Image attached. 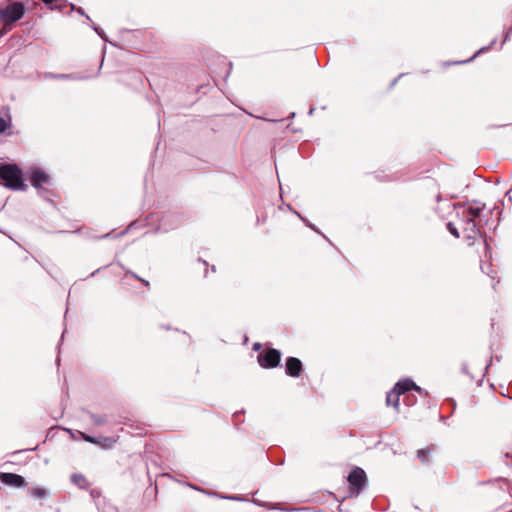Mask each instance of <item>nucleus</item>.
Instances as JSON below:
<instances>
[{
    "mask_svg": "<svg viewBox=\"0 0 512 512\" xmlns=\"http://www.w3.org/2000/svg\"><path fill=\"white\" fill-rule=\"evenodd\" d=\"M472 202L476 204V206L453 204L455 209H459L457 211L458 224L461 227L466 240L469 242V245H472L478 237H482L484 238L486 250H488L489 245L483 228L488 225L489 216L496 207L489 210L488 214H484L483 212L486 207L485 203L478 200H473Z\"/></svg>",
    "mask_w": 512,
    "mask_h": 512,
    "instance_id": "obj_1",
    "label": "nucleus"
},
{
    "mask_svg": "<svg viewBox=\"0 0 512 512\" xmlns=\"http://www.w3.org/2000/svg\"><path fill=\"white\" fill-rule=\"evenodd\" d=\"M26 174L31 186L36 189L38 196L45 201L53 203L52 198L55 196V193L51 188V176L44 169L36 165L30 166Z\"/></svg>",
    "mask_w": 512,
    "mask_h": 512,
    "instance_id": "obj_2",
    "label": "nucleus"
},
{
    "mask_svg": "<svg viewBox=\"0 0 512 512\" xmlns=\"http://www.w3.org/2000/svg\"><path fill=\"white\" fill-rule=\"evenodd\" d=\"M2 186L15 191L27 189L23 171L17 164H2Z\"/></svg>",
    "mask_w": 512,
    "mask_h": 512,
    "instance_id": "obj_3",
    "label": "nucleus"
},
{
    "mask_svg": "<svg viewBox=\"0 0 512 512\" xmlns=\"http://www.w3.org/2000/svg\"><path fill=\"white\" fill-rule=\"evenodd\" d=\"M23 2L14 1L2 8V36L11 29V25L20 20L25 14Z\"/></svg>",
    "mask_w": 512,
    "mask_h": 512,
    "instance_id": "obj_4",
    "label": "nucleus"
},
{
    "mask_svg": "<svg viewBox=\"0 0 512 512\" xmlns=\"http://www.w3.org/2000/svg\"><path fill=\"white\" fill-rule=\"evenodd\" d=\"M347 480L350 485L351 494L358 496L366 486L367 476L362 468L355 467L350 471Z\"/></svg>",
    "mask_w": 512,
    "mask_h": 512,
    "instance_id": "obj_5",
    "label": "nucleus"
},
{
    "mask_svg": "<svg viewBox=\"0 0 512 512\" xmlns=\"http://www.w3.org/2000/svg\"><path fill=\"white\" fill-rule=\"evenodd\" d=\"M282 353L275 348H268L257 356V361L262 368L272 369L280 365Z\"/></svg>",
    "mask_w": 512,
    "mask_h": 512,
    "instance_id": "obj_6",
    "label": "nucleus"
},
{
    "mask_svg": "<svg viewBox=\"0 0 512 512\" xmlns=\"http://www.w3.org/2000/svg\"><path fill=\"white\" fill-rule=\"evenodd\" d=\"M182 220V216L178 213L164 212L159 219L157 231L167 233L174 230L180 226Z\"/></svg>",
    "mask_w": 512,
    "mask_h": 512,
    "instance_id": "obj_7",
    "label": "nucleus"
},
{
    "mask_svg": "<svg viewBox=\"0 0 512 512\" xmlns=\"http://www.w3.org/2000/svg\"><path fill=\"white\" fill-rule=\"evenodd\" d=\"M393 390L399 395H404L410 390H414L418 392L419 394L427 395V392L424 391L420 386H418L413 380L407 378L404 380L398 381L394 387Z\"/></svg>",
    "mask_w": 512,
    "mask_h": 512,
    "instance_id": "obj_8",
    "label": "nucleus"
},
{
    "mask_svg": "<svg viewBox=\"0 0 512 512\" xmlns=\"http://www.w3.org/2000/svg\"><path fill=\"white\" fill-rule=\"evenodd\" d=\"M303 372L302 361L297 357H287L285 361V374L289 377L298 378Z\"/></svg>",
    "mask_w": 512,
    "mask_h": 512,
    "instance_id": "obj_9",
    "label": "nucleus"
},
{
    "mask_svg": "<svg viewBox=\"0 0 512 512\" xmlns=\"http://www.w3.org/2000/svg\"><path fill=\"white\" fill-rule=\"evenodd\" d=\"M2 484L14 488H24L27 482L25 478L19 474L2 472Z\"/></svg>",
    "mask_w": 512,
    "mask_h": 512,
    "instance_id": "obj_10",
    "label": "nucleus"
},
{
    "mask_svg": "<svg viewBox=\"0 0 512 512\" xmlns=\"http://www.w3.org/2000/svg\"><path fill=\"white\" fill-rule=\"evenodd\" d=\"M15 134V131L12 127L11 116L8 113H4V108L2 107V137L12 136Z\"/></svg>",
    "mask_w": 512,
    "mask_h": 512,
    "instance_id": "obj_11",
    "label": "nucleus"
},
{
    "mask_svg": "<svg viewBox=\"0 0 512 512\" xmlns=\"http://www.w3.org/2000/svg\"><path fill=\"white\" fill-rule=\"evenodd\" d=\"M189 486L191 488L199 491V492H202V493L208 495V496H215V497H219V498L227 499V500H232V501H242V500H244L241 496H238V495H220V494H218L216 492H211V491L199 488V487L194 486V485H189Z\"/></svg>",
    "mask_w": 512,
    "mask_h": 512,
    "instance_id": "obj_12",
    "label": "nucleus"
},
{
    "mask_svg": "<svg viewBox=\"0 0 512 512\" xmlns=\"http://www.w3.org/2000/svg\"><path fill=\"white\" fill-rule=\"evenodd\" d=\"M400 396L392 389L386 395V404L387 406H392L397 412H399L400 407Z\"/></svg>",
    "mask_w": 512,
    "mask_h": 512,
    "instance_id": "obj_13",
    "label": "nucleus"
},
{
    "mask_svg": "<svg viewBox=\"0 0 512 512\" xmlns=\"http://www.w3.org/2000/svg\"><path fill=\"white\" fill-rule=\"evenodd\" d=\"M70 479H71V482L74 485H76L77 487H79L80 489H86L89 485L86 477L79 473L72 474Z\"/></svg>",
    "mask_w": 512,
    "mask_h": 512,
    "instance_id": "obj_14",
    "label": "nucleus"
},
{
    "mask_svg": "<svg viewBox=\"0 0 512 512\" xmlns=\"http://www.w3.org/2000/svg\"><path fill=\"white\" fill-rule=\"evenodd\" d=\"M28 494L36 499H46L49 496V491L42 487L29 488Z\"/></svg>",
    "mask_w": 512,
    "mask_h": 512,
    "instance_id": "obj_15",
    "label": "nucleus"
},
{
    "mask_svg": "<svg viewBox=\"0 0 512 512\" xmlns=\"http://www.w3.org/2000/svg\"><path fill=\"white\" fill-rule=\"evenodd\" d=\"M269 509L280 510L284 512H300L309 510L307 507H283L281 503H274L269 507Z\"/></svg>",
    "mask_w": 512,
    "mask_h": 512,
    "instance_id": "obj_16",
    "label": "nucleus"
},
{
    "mask_svg": "<svg viewBox=\"0 0 512 512\" xmlns=\"http://www.w3.org/2000/svg\"><path fill=\"white\" fill-rule=\"evenodd\" d=\"M99 512H119L117 507L107 502L105 499L97 502Z\"/></svg>",
    "mask_w": 512,
    "mask_h": 512,
    "instance_id": "obj_17",
    "label": "nucleus"
},
{
    "mask_svg": "<svg viewBox=\"0 0 512 512\" xmlns=\"http://www.w3.org/2000/svg\"><path fill=\"white\" fill-rule=\"evenodd\" d=\"M432 453L430 448H422L417 451V458L422 462V464H429V457Z\"/></svg>",
    "mask_w": 512,
    "mask_h": 512,
    "instance_id": "obj_18",
    "label": "nucleus"
},
{
    "mask_svg": "<svg viewBox=\"0 0 512 512\" xmlns=\"http://www.w3.org/2000/svg\"><path fill=\"white\" fill-rule=\"evenodd\" d=\"M88 415H89L91 421L93 422V424L96 426H103L108 422L106 415H98V414H94L92 412H88Z\"/></svg>",
    "mask_w": 512,
    "mask_h": 512,
    "instance_id": "obj_19",
    "label": "nucleus"
},
{
    "mask_svg": "<svg viewBox=\"0 0 512 512\" xmlns=\"http://www.w3.org/2000/svg\"><path fill=\"white\" fill-rule=\"evenodd\" d=\"M497 41V38H494L491 43L488 45V46H484L482 48H480L470 59L468 60H465V61H459V62H456L457 64H461V63H467V62H470L472 61L473 59H475L478 55L490 50L494 44L496 43Z\"/></svg>",
    "mask_w": 512,
    "mask_h": 512,
    "instance_id": "obj_20",
    "label": "nucleus"
},
{
    "mask_svg": "<svg viewBox=\"0 0 512 512\" xmlns=\"http://www.w3.org/2000/svg\"><path fill=\"white\" fill-rule=\"evenodd\" d=\"M99 439L101 440V443L97 444L107 449L112 448L117 441L114 437H99Z\"/></svg>",
    "mask_w": 512,
    "mask_h": 512,
    "instance_id": "obj_21",
    "label": "nucleus"
},
{
    "mask_svg": "<svg viewBox=\"0 0 512 512\" xmlns=\"http://www.w3.org/2000/svg\"><path fill=\"white\" fill-rule=\"evenodd\" d=\"M46 77H51L55 79H71V80H78V79H84L83 77H77L74 74H48Z\"/></svg>",
    "mask_w": 512,
    "mask_h": 512,
    "instance_id": "obj_22",
    "label": "nucleus"
},
{
    "mask_svg": "<svg viewBox=\"0 0 512 512\" xmlns=\"http://www.w3.org/2000/svg\"><path fill=\"white\" fill-rule=\"evenodd\" d=\"M446 228L455 238H459L460 237L459 230H458L457 226L453 222H450V221L447 222L446 223Z\"/></svg>",
    "mask_w": 512,
    "mask_h": 512,
    "instance_id": "obj_23",
    "label": "nucleus"
},
{
    "mask_svg": "<svg viewBox=\"0 0 512 512\" xmlns=\"http://www.w3.org/2000/svg\"><path fill=\"white\" fill-rule=\"evenodd\" d=\"M82 436H83V439H84L86 442H89V443H92V444L101 443V440L99 439V437L86 435V434H84V433H82Z\"/></svg>",
    "mask_w": 512,
    "mask_h": 512,
    "instance_id": "obj_24",
    "label": "nucleus"
},
{
    "mask_svg": "<svg viewBox=\"0 0 512 512\" xmlns=\"http://www.w3.org/2000/svg\"><path fill=\"white\" fill-rule=\"evenodd\" d=\"M92 28L104 41H107V37L103 29H101L94 23L92 24Z\"/></svg>",
    "mask_w": 512,
    "mask_h": 512,
    "instance_id": "obj_25",
    "label": "nucleus"
},
{
    "mask_svg": "<svg viewBox=\"0 0 512 512\" xmlns=\"http://www.w3.org/2000/svg\"><path fill=\"white\" fill-rule=\"evenodd\" d=\"M295 214L308 226L310 227L313 231L317 232V233H320V231L311 223H309L304 217L301 216L300 213L298 212H295Z\"/></svg>",
    "mask_w": 512,
    "mask_h": 512,
    "instance_id": "obj_26",
    "label": "nucleus"
},
{
    "mask_svg": "<svg viewBox=\"0 0 512 512\" xmlns=\"http://www.w3.org/2000/svg\"><path fill=\"white\" fill-rule=\"evenodd\" d=\"M71 10L77 11L78 14L85 16L86 19L90 20V17L84 12L81 7H76L74 4H71Z\"/></svg>",
    "mask_w": 512,
    "mask_h": 512,
    "instance_id": "obj_27",
    "label": "nucleus"
},
{
    "mask_svg": "<svg viewBox=\"0 0 512 512\" xmlns=\"http://www.w3.org/2000/svg\"><path fill=\"white\" fill-rule=\"evenodd\" d=\"M461 372L467 376L470 377L471 380H473V376L470 374L469 372V368H468V364L466 362L462 363V366H461Z\"/></svg>",
    "mask_w": 512,
    "mask_h": 512,
    "instance_id": "obj_28",
    "label": "nucleus"
},
{
    "mask_svg": "<svg viewBox=\"0 0 512 512\" xmlns=\"http://www.w3.org/2000/svg\"><path fill=\"white\" fill-rule=\"evenodd\" d=\"M127 274H130L132 277H134L135 279L141 281L145 286H149L150 283L149 281L145 280V279H142L140 278L138 275H136L135 273L131 272V271H128Z\"/></svg>",
    "mask_w": 512,
    "mask_h": 512,
    "instance_id": "obj_29",
    "label": "nucleus"
},
{
    "mask_svg": "<svg viewBox=\"0 0 512 512\" xmlns=\"http://www.w3.org/2000/svg\"><path fill=\"white\" fill-rule=\"evenodd\" d=\"M512 35V24L509 30L504 34L503 41L501 43V47L510 39V36Z\"/></svg>",
    "mask_w": 512,
    "mask_h": 512,
    "instance_id": "obj_30",
    "label": "nucleus"
},
{
    "mask_svg": "<svg viewBox=\"0 0 512 512\" xmlns=\"http://www.w3.org/2000/svg\"><path fill=\"white\" fill-rule=\"evenodd\" d=\"M41 1L52 10L55 8L52 6V4L54 2H56L57 0H41Z\"/></svg>",
    "mask_w": 512,
    "mask_h": 512,
    "instance_id": "obj_31",
    "label": "nucleus"
},
{
    "mask_svg": "<svg viewBox=\"0 0 512 512\" xmlns=\"http://www.w3.org/2000/svg\"><path fill=\"white\" fill-rule=\"evenodd\" d=\"M404 75H405L404 73H401L398 77H396V78L391 82V84H390V88H393V87L397 84L398 80H399L401 77H403Z\"/></svg>",
    "mask_w": 512,
    "mask_h": 512,
    "instance_id": "obj_32",
    "label": "nucleus"
},
{
    "mask_svg": "<svg viewBox=\"0 0 512 512\" xmlns=\"http://www.w3.org/2000/svg\"><path fill=\"white\" fill-rule=\"evenodd\" d=\"M262 348V344L259 343V342H256L253 344V350L254 351H260V349Z\"/></svg>",
    "mask_w": 512,
    "mask_h": 512,
    "instance_id": "obj_33",
    "label": "nucleus"
},
{
    "mask_svg": "<svg viewBox=\"0 0 512 512\" xmlns=\"http://www.w3.org/2000/svg\"><path fill=\"white\" fill-rule=\"evenodd\" d=\"M505 457L506 458H511V462H507V465L511 466L512 467V452H506L505 453Z\"/></svg>",
    "mask_w": 512,
    "mask_h": 512,
    "instance_id": "obj_34",
    "label": "nucleus"
},
{
    "mask_svg": "<svg viewBox=\"0 0 512 512\" xmlns=\"http://www.w3.org/2000/svg\"><path fill=\"white\" fill-rule=\"evenodd\" d=\"M160 328L165 330H171V326L169 325H161Z\"/></svg>",
    "mask_w": 512,
    "mask_h": 512,
    "instance_id": "obj_35",
    "label": "nucleus"
},
{
    "mask_svg": "<svg viewBox=\"0 0 512 512\" xmlns=\"http://www.w3.org/2000/svg\"><path fill=\"white\" fill-rule=\"evenodd\" d=\"M314 111H315V108H314V107H311V108L309 109V111H308V115L312 116V115H313V113H314Z\"/></svg>",
    "mask_w": 512,
    "mask_h": 512,
    "instance_id": "obj_36",
    "label": "nucleus"
},
{
    "mask_svg": "<svg viewBox=\"0 0 512 512\" xmlns=\"http://www.w3.org/2000/svg\"><path fill=\"white\" fill-rule=\"evenodd\" d=\"M481 270H482L484 273H487V274L489 275V272H488V271H486V267H485V265H482V266H481Z\"/></svg>",
    "mask_w": 512,
    "mask_h": 512,
    "instance_id": "obj_37",
    "label": "nucleus"
},
{
    "mask_svg": "<svg viewBox=\"0 0 512 512\" xmlns=\"http://www.w3.org/2000/svg\"><path fill=\"white\" fill-rule=\"evenodd\" d=\"M505 196H506V197H508L509 201H511V200H512V198H511V196H510V191L506 192V195H505Z\"/></svg>",
    "mask_w": 512,
    "mask_h": 512,
    "instance_id": "obj_38",
    "label": "nucleus"
},
{
    "mask_svg": "<svg viewBox=\"0 0 512 512\" xmlns=\"http://www.w3.org/2000/svg\"><path fill=\"white\" fill-rule=\"evenodd\" d=\"M287 207H288V210L293 211V213H295V212H296L295 210H293V208H292V206H291L290 204H288V205H287Z\"/></svg>",
    "mask_w": 512,
    "mask_h": 512,
    "instance_id": "obj_39",
    "label": "nucleus"
},
{
    "mask_svg": "<svg viewBox=\"0 0 512 512\" xmlns=\"http://www.w3.org/2000/svg\"><path fill=\"white\" fill-rule=\"evenodd\" d=\"M110 235H111V233H107V234L101 236L100 238H108V237H110Z\"/></svg>",
    "mask_w": 512,
    "mask_h": 512,
    "instance_id": "obj_40",
    "label": "nucleus"
},
{
    "mask_svg": "<svg viewBox=\"0 0 512 512\" xmlns=\"http://www.w3.org/2000/svg\"><path fill=\"white\" fill-rule=\"evenodd\" d=\"M100 271V268H98L97 270H95L94 272L91 273V276H94L96 273H98Z\"/></svg>",
    "mask_w": 512,
    "mask_h": 512,
    "instance_id": "obj_41",
    "label": "nucleus"
},
{
    "mask_svg": "<svg viewBox=\"0 0 512 512\" xmlns=\"http://www.w3.org/2000/svg\"><path fill=\"white\" fill-rule=\"evenodd\" d=\"M492 359H493V358H491V359H490V362L486 365L485 370H487V369L489 368V366H490V364H491V362H492Z\"/></svg>",
    "mask_w": 512,
    "mask_h": 512,
    "instance_id": "obj_42",
    "label": "nucleus"
},
{
    "mask_svg": "<svg viewBox=\"0 0 512 512\" xmlns=\"http://www.w3.org/2000/svg\"><path fill=\"white\" fill-rule=\"evenodd\" d=\"M293 117H295V112H292V113L290 114V116H289V118H293Z\"/></svg>",
    "mask_w": 512,
    "mask_h": 512,
    "instance_id": "obj_43",
    "label": "nucleus"
},
{
    "mask_svg": "<svg viewBox=\"0 0 512 512\" xmlns=\"http://www.w3.org/2000/svg\"><path fill=\"white\" fill-rule=\"evenodd\" d=\"M486 271L490 273V265H487Z\"/></svg>",
    "mask_w": 512,
    "mask_h": 512,
    "instance_id": "obj_44",
    "label": "nucleus"
},
{
    "mask_svg": "<svg viewBox=\"0 0 512 512\" xmlns=\"http://www.w3.org/2000/svg\"><path fill=\"white\" fill-rule=\"evenodd\" d=\"M410 399V396H406L404 401H408Z\"/></svg>",
    "mask_w": 512,
    "mask_h": 512,
    "instance_id": "obj_45",
    "label": "nucleus"
},
{
    "mask_svg": "<svg viewBox=\"0 0 512 512\" xmlns=\"http://www.w3.org/2000/svg\"><path fill=\"white\" fill-rule=\"evenodd\" d=\"M441 199V196L440 195H437V201L439 202Z\"/></svg>",
    "mask_w": 512,
    "mask_h": 512,
    "instance_id": "obj_46",
    "label": "nucleus"
},
{
    "mask_svg": "<svg viewBox=\"0 0 512 512\" xmlns=\"http://www.w3.org/2000/svg\"><path fill=\"white\" fill-rule=\"evenodd\" d=\"M509 191L511 192V191H512V188H510V190H509Z\"/></svg>",
    "mask_w": 512,
    "mask_h": 512,
    "instance_id": "obj_47",
    "label": "nucleus"
}]
</instances>
